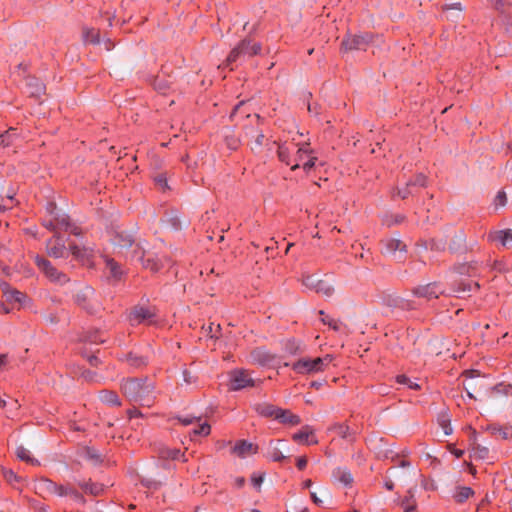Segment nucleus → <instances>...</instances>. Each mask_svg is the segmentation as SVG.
<instances>
[{
    "label": "nucleus",
    "mask_w": 512,
    "mask_h": 512,
    "mask_svg": "<svg viewBox=\"0 0 512 512\" xmlns=\"http://www.w3.org/2000/svg\"><path fill=\"white\" fill-rule=\"evenodd\" d=\"M114 246L121 250H126V258L136 263H141L143 267L152 271L159 269L158 264L151 258L145 259V251L138 244L135 243L134 237L125 231H116L112 238Z\"/></svg>",
    "instance_id": "1"
},
{
    "label": "nucleus",
    "mask_w": 512,
    "mask_h": 512,
    "mask_svg": "<svg viewBox=\"0 0 512 512\" xmlns=\"http://www.w3.org/2000/svg\"><path fill=\"white\" fill-rule=\"evenodd\" d=\"M123 394L130 400L141 405L150 406L153 401L155 386L148 378H129L121 383Z\"/></svg>",
    "instance_id": "2"
},
{
    "label": "nucleus",
    "mask_w": 512,
    "mask_h": 512,
    "mask_svg": "<svg viewBox=\"0 0 512 512\" xmlns=\"http://www.w3.org/2000/svg\"><path fill=\"white\" fill-rule=\"evenodd\" d=\"M261 44L252 42L250 39H243L234 47L227 56L225 66L233 70L234 63L241 62L245 59L251 58L261 52Z\"/></svg>",
    "instance_id": "3"
},
{
    "label": "nucleus",
    "mask_w": 512,
    "mask_h": 512,
    "mask_svg": "<svg viewBox=\"0 0 512 512\" xmlns=\"http://www.w3.org/2000/svg\"><path fill=\"white\" fill-rule=\"evenodd\" d=\"M332 357H316L314 359L304 357L292 364V369L298 374H313L321 372L331 362Z\"/></svg>",
    "instance_id": "4"
},
{
    "label": "nucleus",
    "mask_w": 512,
    "mask_h": 512,
    "mask_svg": "<svg viewBox=\"0 0 512 512\" xmlns=\"http://www.w3.org/2000/svg\"><path fill=\"white\" fill-rule=\"evenodd\" d=\"M257 382H260V380H255L251 373L245 369H234L229 373V390L231 391L254 387Z\"/></svg>",
    "instance_id": "5"
},
{
    "label": "nucleus",
    "mask_w": 512,
    "mask_h": 512,
    "mask_svg": "<svg viewBox=\"0 0 512 512\" xmlns=\"http://www.w3.org/2000/svg\"><path fill=\"white\" fill-rule=\"evenodd\" d=\"M35 263L51 282L59 285H64L69 282L67 275L54 267L49 260L41 256H36Z\"/></svg>",
    "instance_id": "6"
},
{
    "label": "nucleus",
    "mask_w": 512,
    "mask_h": 512,
    "mask_svg": "<svg viewBox=\"0 0 512 512\" xmlns=\"http://www.w3.org/2000/svg\"><path fill=\"white\" fill-rule=\"evenodd\" d=\"M426 186L427 177L423 173H419L413 179L408 180L404 187L395 188L393 191V196L397 195L402 199H406L409 196H413L417 188H422Z\"/></svg>",
    "instance_id": "7"
},
{
    "label": "nucleus",
    "mask_w": 512,
    "mask_h": 512,
    "mask_svg": "<svg viewBox=\"0 0 512 512\" xmlns=\"http://www.w3.org/2000/svg\"><path fill=\"white\" fill-rule=\"evenodd\" d=\"M302 282L306 288L313 290L318 294H322L326 297H330L334 293V287L331 283H329L326 280L319 279L315 275L305 276Z\"/></svg>",
    "instance_id": "8"
},
{
    "label": "nucleus",
    "mask_w": 512,
    "mask_h": 512,
    "mask_svg": "<svg viewBox=\"0 0 512 512\" xmlns=\"http://www.w3.org/2000/svg\"><path fill=\"white\" fill-rule=\"evenodd\" d=\"M382 253L393 256L397 261H403L406 245L397 238H387L382 241Z\"/></svg>",
    "instance_id": "9"
},
{
    "label": "nucleus",
    "mask_w": 512,
    "mask_h": 512,
    "mask_svg": "<svg viewBox=\"0 0 512 512\" xmlns=\"http://www.w3.org/2000/svg\"><path fill=\"white\" fill-rule=\"evenodd\" d=\"M47 254L53 258H67L69 255V249L65 245V241L58 234L55 233L53 238L46 242Z\"/></svg>",
    "instance_id": "10"
},
{
    "label": "nucleus",
    "mask_w": 512,
    "mask_h": 512,
    "mask_svg": "<svg viewBox=\"0 0 512 512\" xmlns=\"http://www.w3.org/2000/svg\"><path fill=\"white\" fill-rule=\"evenodd\" d=\"M490 2L502 17L506 30L512 33V2L510 0H490Z\"/></svg>",
    "instance_id": "11"
},
{
    "label": "nucleus",
    "mask_w": 512,
    "mask_h": 512,
    "mask_svg": "<svg viewBox=\"0 0 512 512\" xmlns=\"http://www.w3.org/2000/svg\"><path fill=\"white\" fill-rule=\"evenodd\" d=\"M412 293L416 297L432 300L438 298L440 295L445 294V291L438 283L433 282L415 287L412 290Z\"/></svg>",
    "instance_id": "12"
},
{
    "label": "nucleus",
    "mask_w": 512,
    "mask_h": 512,
    "mask_svg": "<svg viewBox=\"0 0 512 512\" xmlns=\"http://www.w3.org/2000/svg\"><path fill=\"white\" fill-rule=\"evenodd\" d=\"M372 37L369 34L350 35L342 41V49L345 51L366 50Z\"/></svg>",
    "instance_id": "13"
},
{
    "label": "nucleus",
    "mask_w": 512,
    "mask_h": 512,
    "mask_svg": "<svg viewBox=\"0 0 512 512\" xmlns=\"http://www.w3.org/2000/svg\"><path fill=\"white\" fill-rule=\"evenodd\" d=\"M479 289V284L470 280H461L455 282L451 287L449 295H454L458 298H465Z\"/></svg>",
    "instance_id": "14"
},
{
    "label": "nucleus",
    "mask_w": 512,
    "mask_h": 512,
    "mask_svg": "<svg viewBox=\"0 0 512 512\" xmlns=\"http://www.w3.org/2000/svg\"><path fill=\"white\" fill-rule=\"evenodd\" d=\"M155 313L148 307L137 305L134 306L129 314V320L132 324H140L151 322Z\"/></svg>",
    "instance_id": "15"
},
{
    "label": "nucleus",
    "mask_w": 512,
    "mask_h": 512,
    "mask_svg": "<svg viewBox=\"0 0 512 512\" xmlns=\"http://www.w3.org/2000/svg\"><path fill=\"white\" fill-rule=\"evenodd\" d=\"M94 292L91 286L85 285L73 296L74 302L89 313H93L94 309L90 305V299L94 295Z\"/></svg>",
    "instance_id": "16"
},
{
    "label": "nucleus",
    "mask_w": 512,
    "mask_h": 512,
    "mask_svg": "<svg viewBox=\"0 0 512 512\" xmlns=\"http://www.w3.org/2000/svg\"><path fill=\"white\" fill-rule=\"evenodd\" d=\"M250 360L254 364H258L260 366H268L274 362L275 355L264 347H257L251 351Z\"/></svg>",
    "instance_id": "17"
},
{
    "label": "nucleus",
    "mask_w": 512,
    "mask_h": 512,
    "mask_svg": "<svg viewBox=\"0 0 512 512\" xmlns=\"http://www.w3.org/2000/svg\"><path fill=\"white\" fill-rule=\"evenodd\" d=\"M384 303L391 308L400 309L404 311L416 309L415 302L405 299L398 295H387L384 298Z\"/></svg>",
    "instance_id": "18"
},
{
    "label": "nucleus",
    "mask_w": 512,
    "mask_h": 512,
    "mask_svg": "<svg viewBox=\"0 0 512 512\" xmlns=\"http://www.w3.org/2000/svg\"><path fill=\"white\" fill-rule=\"evenodd\" d=\"M69 250V254L71 253L73 257L82 264H89L94 253L92 248L81 247L76 244H71Z\"/></svg>",
    "instance_id": "19"
},
{
    "label": "nucleus",
    "mask_w": 512,
    "mask_h": 512,
    "mask_svg": "<svg viewBox=\"0 0 512 512\" xmlns=\"http://www.w3.org/2000/svg\"><path fill=\"white\" fill-rule=\"evenodd\" d=\"M488 240L492 242H499L504 248H511L512 246V229H505L493 231L488 234Z\"/></svg>",
    "instance_id": "20"
},
{
    "label": "nucleus",
    "mask_w": 512,
    "mask_h": 512,
    "mask_svg": "<svg viewBox=\"0 0 512 512\" xmlns=\"http://www.w3.org/2000/svg\"><path fill=\"white\" fill-rule=\"evenodd\" d=\"M279 408L280 407L266 402L256 403L253 406V409L258 415L265 418H272L274 420H276V415L278 414Z\"/></svg>",
    "instance_id": "21"
},
{
    "label": "nucleus",
    "mask_w": 512,
    "mask_h": 512,
    "mask_svg": "<svg viewBox=\"0 0 512 512\" xmlns=\"http://www.w3.org/2000/svg\"><path fill=\"white\" fill-rule=\"evenodd\" d=\"M77 485L84 491V493L92 495V496H98L101 495L104 491V486L101 483L92 482L91 479L89 480H77Z\"/></svg>",
    "instance_id": "22"
},
{
    "label": "nucleus",
    "mask_w": 512,
    "mask_h": 512,
    "mask_svg": "<svg viewBox=\"0 0 512 512\" xmlns=\"http://www.w3.org/2000/svg\"><path fill=\"white\" fill-rule=\"evenodd\" d=\"M276 420L284 425L296 426L301 423V419L298 415L293 414L288 409L279 408L278 414L276 415Z\"/></svg>",
    "instance_id": "23"
},
{
    "label": "nucleus",
    "mask_w": 512,
    "mask_h": 512,
    "mask_svg": "<svg viewBox=\"0 0 512 512\" xmlns=\"http://www.w3.org/2000/svg\"><path fill=\"white\" fill-rule=\"evenodd\" d=\"M332 476L335 480L342 483L345 487H349L353 483V476L347 468L338 467L333 470Z\"/></svg>",
    "instance_id": "24"
},
{
    "label": "nucleus",
    "mask_w": 512,
    "mask_h": 512,
    "mask_svg": "<svg viewBox=\"0 0 512 512\" xmlns=\"http://www.w3.org/2000/svg\"><path fill=\"white\" fill-rule=\"evenodd\" d=\"M272 144L277 145V155H278L279 160L281 162L285 163L286 165H290L291 164L290 154L294 150L295 145L294 144L288 145L287 143L278 144L275 141Z\"/></svg>",
    "instance_id": "25"
},
{
    "label": "nucleus",
    "mask_w": 512,
    "mask_h": 512,
    "mask_svg": "<svg viewBox=\"0 0 512 512\" xmlns=\"http://www.w3.org/2000/svg\"><path fill=\"white\" fill-rule=\"evenodd\" d=\"M283 440H278L276 443L271 441L268 446L267 456L276 462H280L285 460L287 457L282 453L281 448L279 445H283Z\"/></svg>",
    "instance_id": "26"
},
{
    "label": "nucleus",
    "mask_w": 512,
    "mask_h": 512,
    "mask_svg": "<svg viewBox=\"0 0 512 512\" xmlns=\"http://www.w3.org/2000/svg\"><path fill=\"white\" fill-rule=\"evenodd\" d=\"M252 452H255L253 444L246 440L237 441L232 449V453L241 458H244L246 455Z\"/></svg>",
    "instance_id": "27"
},
{
    "label": "nucleus",
    "mask_w": 512,
    "mask_h": 512,
    "mask_svg": "<svg viewBox=\"0 0 512 512\" xmlns=\"http://www.w3.org/2000/svg\"><path fill=\"white\" fill-rule=\"evenodd\" d=\"M28 92L31 96L39 97L45 91V85L37 78L31 77L26 81Z\"/></svg>",
    "instance_id": "28"
},
{
    "label": "nucleus",
    "mask_w": 512,
    "mask_h": 512,
    "mask_svg": "<svg viewBox=\"0 0 512 512\" xmlns=\"http://www.w3.org/2000/svg\"><path fill=\"white\" fill-rule=\"evenodd\" d=\"M159 456L163 459H182L183 462L187 461L185 454L176 448L162 447L159 449Z\"/></svg>",
    "instance_id": "29"
},
{
    "label": "nucleus",
    "mask_w": 512,
    "mask_h": 512,
    "mask_svg": "<svg viewBox=\"0 0 512 512\" xmlns=\"http://www.w3.org/2000/svg\"><path fill=\"white\" fill-rule=\"evenodd\" d=\"M172 84V81L164 75H157L153 80L154 89L161 94H166Z\"/></svg>",
    "instance_id": "30"
},
{
    "label": "nucleus",
    "mask_w": 512,
    "mask_h": 512,
    "mask_svg": "<svg viewBox=\"0 0 512 512\" xmlns=\"http://www.w3.org/2000/svg\"><path fill=\"white\" fill-rule=\"evenodd\" d=\"M165 221L174 229L180 230L183 226L188 225V221H182L179 213L177 211H171L166 214Z\"/></svg>",
    "instance_id": "31"
},
{
    "label": "nucleus",
    "mask_w": 512,
    "mask_h": 512,
    "mask_svg": "<svg viewBox=\"0 0 512 512\" xmlns=\"http://www.w3.org/2000/svg\"><path fill=\"white\" fill-rule=\"evenodd\" d=\"M106 262V270L109 273L110 277L114 280H119L123 274V271L120 265L112 258H107Z\"/></svg>",
    "instance_id": "32"
},
{
    "label": "nucleus",
    "mask_w": 512,
    "mask_h": 512,
    "mask_svg": "<svg viewBox=\"0 0 512 512\" xmlns=\"http://www.w3.org/2000/svg\"><path fill=\"white\" fill-rule=\"evenodd\" d=\"M99 398L103 403L111 405V406H120L121 405L119 396L114 391L103 390L100 392Z\"/></svg>",
    "instance_id": "33"
},
{
    "label": "nucleus",
    "mask_w": 512,
    "mask_h": 512,
    "mask_svg": "<svg viewBox=\"0 0 512 512\" xmlns=\"http://www.w3.org/2000/svg\"><path fill=\"white\" fill-rule=\"evenodd\" d=\"M284 350L290 355H299L304 352V347L300 341L288 339L284 344Z\"/></svg>",
    "instance_id": "34"
},
{
    "label": "nucleus",
    "mask_w": 512,
    "mask_h": 512,
    "mask_svg": "<svg viewBox=\"0 0 512 512\" xmlns=\"http://www.w3.org/2000/svg\"><path fill=\"white\" fill-rule=\"evenodd\" d=\"M126 360H127L128 364L133 368H141L148 364L147 357L137 355L133 352H130L126 355Z\"/></svg>",
    "instance_id": "35"
},
{
    "label": "nucleus",
    "mask_w": 512,
    "mask_h": 512,
    "mask_svg": "<svg viewBox=\"0 0 512 512\" xmlns=\"http://www.w3.org/2000/svg\"><path fill=\"white\" fill-rule=\"evenodd\" d=\"M83 456L86 460L94 465H99L102 462V457L99 451L93 447H84Z\"/></svg>",
    "instance_id": "36"
},
{
    "label": "nucleus",
    "mask_w": 512,
    "mask_h": 512,
    "mask_svg": "<svg viewBox=\"0 0 512 512\" xmlns=\"http://www.w3.org/2000/svg\"><path fill=\"white\" fill-rule=\"evenodd\" d=\"M465 240V234L462 231H459L454 235L453 239L451 240L449 244V250L453 253L460 251L461 249L464 248Z\"/></svg>",
    "instance_id": "37"
},
{
    "label": "nucleus",
    "mask_w": 512,
    "mask_h": 512,
    "mask_svg": "<svg viewBox=\"0 0 512 512\" xmlns=\"http://www.w3.org/2000/svg\"><path fill=\"white\" fill-rule=\"evenodd\" d=\"M56 484V482L48 478H42L39 480L36 488L40 491V493H48L52 495L55 492Z\"/></svg>",
    "instance_id": "38"
},
{
    "label": "nucleus",
    "mask_w": 512,
    "mask_h": 512,
    "mask_svg": "<svg viewBox=\"0 0 512 512\" xmlns=\"http://www.w3.org/2000/svg\"><path fill=\"white\" fill-rule=\"evenodd\" d=\"M261 121V117L258 115V114H255L251 120H250V125H246L245 126V136L247 138H251L253 139L256 135V131L259 130V122Z\"/></svg>",
    "instance_id": "39"
},
{
    "label": "nucleus",
    "mask_w": 512,
    "mask_h": 512,
    "mask_svg": "<svg viewBox=\"0 0 512 512\" xmlns=\"http://www.w3.org/2000/svg\"><path fill=\"white\" fill-rule=\"evenodd\" d=\"M489 456V449L481 444H474L471 450V457L476 460H485Z\"/></svg>",
    "instance_id": "40"
},
{
    "label": "nucleus",
    "mask_w": 512,
    "mask_h": 512,
    "mask_svg": "<svg viewBox=\"0 0 512 512\" xmlns=\"http://www.w3.org/2000/svg\"><path fill=\"white\" fill-rule=\"evenodd\" d=\"M83 40L89 44H99L100 37L99 32L95 28H84L83 29Z\"/></svg>",
    "instance_id": "41"
},
{
    "label": "nucleus",
    "mask_w": 512,
    "mask_h": 512,
    "mask_svg": "<svg viewBox=\"0 0 512 512\" xmlns=\"http://www.w3.org/2000/svg\"><path fill=\"white\" fill-rule=\"evenodd\" d=\"M331 429L333 431H335V433L337 435H339L341 438L346 439V440H350V441L353 440V433L350 430V427L348 425L342 424V423L341 424H335Z\"/></svg>",
    "instance_id": "42"
},
{
    "label": "nucleus",
    "mask_w": 512,
    "mask_h": 512,
    "mask_svg": "<svg viewBox=\"0 0 512 512\" xmlns=\"http://www.w3.org/2000/svg\"><path fill=\"white\" fill-rule=\"evenodd\" d=\"M409 495L405 496L402 499L400 506L403 509V512H415L416 510V500L411 491L408 492Z\"/></svg>",
    "instance_id": "43"
},
{
    "label": "nucleus",
    "mask_w": 512,
    "mask_h": 512,
    "mask_svg": "<svg viewBox=\"0 0 512 512\" xmlns=\"http://www.w3.org/2000/svg\"><path fill=\"white\" fill-rule=\"evenodd\" d=\"M474 494V491L470 487H458L454 495V499L457 503L465 502L469 497Z\"/></svg>",
    "instance_id": "44"
},
{
    "label": "nucleus",
    "mask_w": 512,
    "mask_h": 512,
    "mask_svg": "<svg viewBox=\"0 0 512 512\" xmlns=\"http://www.w3.org/2000/svg\"><path fill=\"white\" fill-rule=\"evenodd\" d=\"M312 434H313V429L310 426L306 425V426L302 427L301 430L294 433L292 438L294 441H296L298 443H304V442H307L309 436Z\"/></svg>",
    "instance_id": "45"
},
{
    "label": "nucleus",
    "mask_w": 512,
    "mask_h": 512,
    "mask_svg": "<svg viewBox=\"0 0 512 512\" xmlns=\"http://www.w3.org/2000/svg\"><path fill=\"white\" fill-rule=\"evenodd\" d=\"M8 302H17L19 304H23L26 300V295L14 288H11L6 295H4Z\"/></svg>",
    "instance_id": "46"
},
{
    "label": "nucleus",
    "mask_w": 512,
    "mask_h": 512,
    "mask_svg": "<svg viewBox=\"0 0 512 512\" xmlns=\"http://www.w3.org/2000/svg\"><path fill=\"white\" fill-rule=\"evenodd\" d=\"M16 455L20 460L31 463L32 465L39 464L38 460L31 457L30 451L24 446H18L16 448Z\"/></svg>",
    "instance_id": "47"
},
{
    "label": "nucleus",
    "mask_w": 512,
    "mask_h": 512,
    "mask_svg": "<svg viewBox=\"0 0 512 512\" xmlns=\"http://www.w3.org/2000/svg\"><path fill=\"white\" fill-rule=\"evenodd\" d=\"M396 382L400 385H405L407 386L409 389H412V390H418L420 389V386L417 382L415 381H412L409 377H407L406 375L404 374H401V375H397L396 376Z\"/></svg>",
    "instance_id": "48"
},
{
    "label": "nucleus",
    "mask_w": 512,
    "mask_h": 512,
    "mask_svg": "<svg viewBox=\"0 0 512 512\" xmlns=\"http://www.w3.org/2000/svg\"><path fill=\"white\" fill-rule=\"evenodd\" d=\"M15 136H16V129L15 128H10V129H8L5 132H1V134H0V144L3 145V146H9L12 143L13 138Z\"/></svg>",
    "instance_id": "49"
},
{
    "label": "nucleus",
    "mask_w": 512,
    "mask_h": 512,
    "mask_svg": "<svg viewBox=\"0 0 512 512\" xmlns=\"http://www.w3.org/2000/svg\"><path fill=\"white\" fill-rule=\"evenodd\" d=\"M322 322L324 324H327L329 325L330 328H332L334 331H337L339 333H344V334H347L348 333V328L345 324H343L341 321L339 320H330L329 322H326V319H322Z\"/></svg>",
    "instance_id": "50"
},
{
    "label": "nucleus",
    "mask_w": 512,
    "mask_h": 512,
    "mask_svg": "<svg viewBox=\"0 0 512 512\" xmlns=\"http://www.w3.org/2000/svg\"><path fill=\"white\" fill-rule=\"evenodd\" d=\"M211 432V427L207 422L200 424L197 428L193 429L191 436H208Z\"/></svg>",
    "instance_id": "51"
},
{
    "label": "nucleus",
    "mask_w": 512,
    "mask_h": 512,
    "mask_svg": "<svg viewBox=\"0 0 512 512\" xmlns=\"http://www.w3.org/2000/svg\"><path fill=\"white\" fill-rule=\"evenodd\" d=\"M68 496L77 504L84 505L86 503L84 496L72 486L69 488Z\"/></svg>",
    "instance_id": "52"
},
{
    "label": "nucleus",
    "mask_w": 512,
    "mask_h": 512,
    "mask_svg": "<svg viewBox=\"0 0 512 512\" xmlns=\"http://www.w3.org/2000/svg\"><path fill=\"white\" fill-rule=\"evenodd\" d=\"M84 340L96 344L105 342V340L100 335V331L98 330L87 332L84 337Z\"/></svg>",
    "instance_id": "53"
},
{
    "label": "nucleus",
    "mask_w": 512,
    "mask_h": 512,
    "mask_svg": "<svg viewBox=\"0 0 512 512\" xmlns=\"http://www.w3.org/2000/svg\"><path fill=\"white\" fill-rule=\"evenodd\" d=\"M54 220H55V224H57V230L58 229L69 230L71 227L68 216H66V215L55 216Z\"/></svg>",
    "instance_id": "54"
},
{
    "label": "nucleus",
    "mask_w": 512,
    "mask_h": 512,
    "mask_svg": "<svg viewBox=\"0 0 512 512\" xmlns=\"http://www.w3.org/2000/svg\"><path fill=\"white\" fill-rule=\"evenodd\" d=\"M2 475L4 479L10 484H14L15 482L19 481V477L11 469L2 468Z\"/></svg>",
    "instance_id": "55"
},
{
    "label": "nucleus",
    "mask_w": 512,
    "mask_h": 512,
    "mask_svg": "<svg viewBox=\"0 0 512 512\" xmlns=\"http://www.w3.org/2000/svg\"><path fill=\"white\" fill-rule=\"evenodd\" d=\"M183 381L186 385H196L198 377L194 375L191 371L185 369L182 372Z\"/></svg>",
    "instance_id": "56"
},
{
    "label": "nucleus",
    "mask_w": 512,
    "mask_h": 512,
    "mask_svg": "<svg viewBox=\"0 0 512 512\" xmlns=\"http://www.w3.org/2000/svg\"><path fill=\"white\" fill-rule=\"evenodd\" d=\"M13 207V196L8 195L6 198L0 196V212H4L7 209Z\"/></svg>",
    "instance_id": "57"
},
{
    "label": "nucleus",
    "mask_w": 512,
    "mask_h": 512,
    "mask_svg": "<svg viewBox=\"0 0 512 512\" xmlns=\"http://www.w3.org/2000/svg\"><path fill=\"white\" fill-rule=\"evenodd\" d=\"M253 139L254 144L252 146V150L259 149L264 145L265 136L260 129L256 131V135Z\"/></svg>",
    "instance_id": "58"
},
{
    "label": "nucleus",
    "mask_w": 512,
    "mask_h": 512,
    "mask_svg": "<svg viewBox=\"0 0 512 512\" xmlns=\"http://www.w3.org/2000/svg\"><path fill=\"white\" fill-rule=\"evenodd\" d=\"M307 153H308V150H306L304 148H299L297 150V154H296V158H295L296 163L291 166V170L294 171L300 167V162L303 161L304 155H306Z\"/></svg>",
    "instance_id": "59"
},
{
    "label": "nucleus",
    "mask_w": 512,
    "mask_h": 512,
    "mask_svg": "<svg viewBox=\"0 0 512 512\" xmlns=\"http://www.w3.org/2000/svg\"><path fill=\"white\" fill-rule=\"evenodd\" d=\"M70 484H56V489H55V492H54V495H57L59 497H66L68 496V491H69V488H70Z\"/></svg>",
    "instance_id": "60"
},
{
    "label": "nucleus",
    "mask_w": 512,
    "mask_h": 512,
    "mask_svg": "<svg viewBox=\"0 0 512 512\" xmlns=\"http://www.w3.org/2000/svg\"><path fill=\"white\" fill-rule=\"evenodd\" d=\"M507 202L506 193L504 191H499L494 199V204L496 207H503Z\"/></svg>",
    "instance_id": "61"
},
{
    "label": "nucleus",
    "mask_w": 512,
    "mask_h": 512,
    "mask_svg": "<svg viewBox=\"0 0 512 512\" xmlns=\"http://www.w3.org/2000/svg\"><path fill=\"white\" fill-rule=\"evenodd\" d=\"M177 419H178V421L182 425L188 426V425L194 423L195 421H199L200 417H196V416H178Z\"/></svg>",
    "instance_id": "62"
},
{
    "label": "nucleus",
    "mask_w": 512,
    "mask_h": 512,
    "mask_svg": "<svg viewBox=\"0 0 512 512\" xmlns=\"http://www.w3.org/2000/svg\"><path fill=\"white\" fill-rule=\"evenodd\" d=\"M154 180H155L156 185L160 189L165 190L168 188L167 178L164 174H159L158 176L155 177Z\"/></svg>",
    "instance_id": "63"
},
{
    "label": "nucleus",
    "mask_w": 512,
    "mask_h": 512,
    "mask_svg": "<svg viewBox=\"0 0 512 512\" xmlns=\"http://www.w3.org/2000/svg\"><path fill=\"white\" fill-rule=\"evenodd\" d=\"M225 141H226L228 148H230L232 150H236L240 144L239 139L235 138L233 136H231V137L226 136Z\"/></svg>",
    "instance_id": "64"
}]
</instances>
